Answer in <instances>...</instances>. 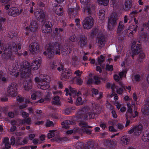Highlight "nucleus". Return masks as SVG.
<instances>
[{
  "mask_svg": "<svg viewBox=\"0 0 149 149\" xmlns=\"http://www.w3.org/2000/svg\"><path fill=\"white\" fill-rule=\"evenodd\" d=\"M29 63L26 61L22 62L16 61L12 65L13 69L12 73L15 77H17L19 74L23 78L29 77L31 75Z\"/></svg>",
  "mask_w": 149,
  "mask_h": 149,
  "instance_id": "1",
  "label": "nucleus"
},
{
  "mask_svg": "<svg viewBox=\"0 0 149 149\" xmlns=\"http://www.w3.org/2000/svg\"><path fill=\"white\" fill-rule=\"evenodd\" d=\"M71 51V47L70 46L64 47L61 44L58 43H55L51 47H49L44 52L43 54L47 57L50 58L54 54L60 55L61 53L63 55L69 54Z\"/></svg>",
  "mask_w": 149,
  "mask_h": 149,
  "instance_id": "2",
  "label": "nucleus"
},
{
  "mask_svg": "<svg viewBox=\"0 0 149 149\" xmlns=\"http://www.w3.org/2000/svg\"><path fill=\"white\" fill-rule=\"evenodd\" d=\"M21 46L20 44L17 45L14 42L11 44L8 47L6 46L3 47L0 51V54H2V56L3 58L8 59L11 58V53L14 52H17L18 49H21Z\"/></svg>",
  "mask_w": 149,
  "mask_h": 149,
  "instance_id": "3",
  "label": "nucleus"
},
{
  "mask_svg": "<svg viewBox=\"0 0 149 149\" xmlns=\"http://www.w3.org/2000/svg\"><path fill=\"white\" fill-rule=\"evenodd\" d=\"M49 78L48 75L45 74L41 75L40 78L37 77H36L35 81L36 82L38 83V87L44 90L50 87V85L47 80Z\"/></svg>",
  "mask_w": 149,
  "mask_h": 149,
  "instance_id": "4",
  "label": "nucleus"
},
{
  "mask_svg": "<svg viewBox=\"0 0 149 149\" xmlns=\"http://www.w3.org/2000/svg\"><path fill=\"white\" fill-rule=\"evenodd\" d=\"M90 108L88 106H85L82 108L79 111V113L81 115V118L85 120H87L89 118L94 117L95 114L94 112L91 111Z\"/></svg>",
  "mask_w": 149,
  "mask_h": 149,
  "instance_id": "5",
  "label": "nucleus"
},
{
  "mask_svg": "<svg viewBox=\"0 0 149 149\" xmlns=\"http://www.w3.org/2000/svg\"><path fill=\"white\" fill-rule=\"evenodd\" d=\"M118 19V17L117 13L113 12L110 15L108 19V28L110 30L113 29L117 24V21Z\"/></svg>",
  "mask_w": 149,
  "mask_h": 149,
  "instance_id": "6",
  "label": "nucleus"
},
{
  "mask_svg": "<svg viewBox=\"0 0 149 149\" xmlns=\"http://www.w3.org/2000/svg\"><path fill=\"white\" fill-rule=\"evenodd\" d=\"M90 0H80L81 7L84 12L90 14L95 11L93 5L89 3Z\"/></svg>",
  "mask_w": 149,
  "mask_h": 149,
  "instance_id": "7",
  "label": "nucleus"
},
{
  "mask_svg": "<svg viewBox=\"0 0 149 149\" xmlns=\"http://www.w3.org/2000/svg\"><path fill=\"white\" fill-rule=\"evenodd\" d=\"M127 105V109L126 114V119L127 120L129 118H135L138 114L137 111L135 110H134V111H132V108L131 107V104L130 103H128Z\"/></svg>",
  "mask_w": 149,
  "mask_h": 149,
  "instance_id": "8",
  "label": "nucleus"
},
{
  "mask_svg": "<svg viewBox=\"0 0 149 149\" xmlns=\"http://www.w3.org/2000/svg\"><path fill=\"white\" fill-rule=\"evenodd\" d=\"M93 24V18L90 16L86 17L83 22L84 27L86 29H89L91 28Z\"/></svg>",
  "mask_w": 149,
  "mask_h": 149,
  "instance_id": "9",
  "label": "nucleus"
},
{
  "mask_svg": "<svg viewBox=\"0 0 149 149\" xmlns=\"http://www.w3.org/2000/svg\"><path fill=\"white\" fill-rule=\"evenodd\" d=\"M63 66L61 61L58 60L52 62L50 65V68L51 70H54L57 67V70L59 72L63 70Z\"/></svg>",
  "mask_w": 149,
  "mask_h": 149,
  "instance_id": "10",
  "label": "nucleus"
},
{
  "mask_svg": "<svg viewBox=\"0 0 149 149\" xmlns=\"http://www.w3.org/2000/svg\"><path fill=\"white\" fill-rule=\"evenodd\" d=\"M17 85L15 83L11 84L7 88L8 94L11 97L15 96L17 94Z\"/></svg>",
  "mask_w": 149,
  "mask_h": 149,
  "instance_id": "11",
  "label": "nucleus"
},
{
  "mask_svg": "<svg viewBox=\"0 0 149 149\" xmlns=\"http://www.w3.org/2000/svg\"><path fill=\"white\" fill-rule=\"evenodd\" d=\"M142 129V125H139L132 128L129 131V133L131 134L134 132L135 135L139 136L141 133Z\"/></svg>",
  "mask_w": 149,
  "mask_h": 149,
  "instance_id": "12",
  "label": "nucleus"
},
{
  "mask_svg": "<svg viewBox=\"0 0 149 149\" xmlns=\"http://www.w3.org/2000/svg\"><path fill=\"white\" fill-rule=\"evenodd\" d=\"M139 43V42H134L132 44L131 50L132 53L135 55L140 52L141 47Z\"/></svg>",
  "mask_w": 149,
  "mask_h": 149,
  "instance_id": "13",
  "label": "nucleus"
},
{
  "mask_svg": "<svg viewBox=\"0 0 149 149\" xmlns=\"http://www.w3.org/2000/svg\"><path fill=\"white\" fill-rule=\"evenodd\" d=\"M34 15L37 19L41 21L45 19V15L44 12L40 9L36 10L34 12Z\"/></svg>",
  "mask_w": 149,
  "mask_h": 149,
  "instance_id": "14",
  "label": "nucleus"
},
{
  "mask_svg": "<svg viewBox=\"0 0 149 149\" xmlns=\"http://www.w3.org/2000/svg\"><path fill=\"white\" fill-rule=\"evenodd\" d=\"M69 88H66L65 89L66 95H68L69 94L70 96L74 97L76 95L77 96H78L81 94L80 92H79L77 93V91L75 89L71 88L70 86L69 87Z\"/></svg>",
  "mask_w": 149,
  "mask_h": 149,
  "instance_id": "15",
  "label": "nucleus"
},
{
  "mask_svg": "<svg viewBox=\"0 0 149 149\" xmlns=\"http://www.w3.org/2000/svg\"><path fill=\"white\" fill-rule=\"evenodd\" d=\"M52 25L50 22H46L43 25L42 27V31L43 33H49L51 31V28Z\"/></svg>",
  "mask_w": 149,
  "mask_h": 149,
  "instance_id": "16",
  "label": "nucleus"
},
{
  "mask_svg": "<svg viewBox=\"0 0 149 149\" xmlns=\"http://www.w3.org/2000/svg\"><path fill=\"white\" fill-rule=\"evenodd\" d=\"M39 47V45L37 42L32 43L30 45V52L32 54H35L38 50Z\"/></svg>",
  "mask_w": 149,
  "mask_h": 149,
  "instance_id": "17",
  "label": "nucleus"
},
{
  "mask_svg": "<svg viewBox=\"0 0 149 149\" xmlns=\"http://www.w3.org/2000/svg\"><path fill=\"white\" fill-rule=\"evenodd\" d=\"M41 61L40 59L36 58L33 61L31 64L32 69L34 70H38L40 67Z\"/></svg>",
  "mask_w": 149,
  "mask_h": 149,
  "instance_id": "18",
  "label": "nucleus"
},
{
  "mask_svg": "<svg viewBox=\"0 0 149 149\" xmlns=\"http://www.w3.org/2000/svg\"><path fill=\"white\" fill-rule=\"evenodd\" d=\"M21 11L19 12L17 8L16 7H12L10 8L8 12V14L13 17H15L21 13Z\"/></svg>",
  "mask_w": 149,
  "mask_h": 149,
  "instance_id": "19",
  "label": "nucleus"
},
{
  "mask_svg": "<svg viewBox=\"0 0 149 149\" xmlns=\"http://www.w3.org/2000/svg\"><path fill=\"white\" fill-rule=\"evenodd\" d=\"M62 71L61 78L62 80L66 81L67 79H69L70 78L71 74L70 71L65 69L64 67L63 70Z\"/></svg>",
  "mask_w": 149,
  "mask_h": 149,
  "instance_id": "20",
  "label": "nucleus"
},
{
  "mask_svg": "<svg viewBox=\"0 0 149 149\" xmlns=\"http://www.w3.org/2000/svg\"><path fill=\"white\" fill-rule=\"evenodd\" d=\"M38 28V25L37 22L34 20H32L30 23L29 27H26V29H29L30 31L34 32L37 30Z\"/></svg>",
  "mask_w": 149,
  "mask_h": 149,
  "instance_id": "21",
  "label": "nucleus"
},
{
  "mask_svg": "<svg viewBox=\"0 0 149 149\" xmlns=\"http://www.w3.org/2000/svg\"><path fill=\"white\" fill-rule=\"evenodd\" d=\"M78 44L81 47H84L86 45L87 38L85 36L81 35L79 37Z\"/></svg>",
  "mask_w": 149,
  "mask_h": 149,
  "instance_id": "22",
  "label": "nucleus"
},
{
  "mask_svg": "<svg viewBox=\"0 0 149 149\" xmlns=\"http://www.w3.org/2000/svg\"><path fill=\"white\" fill-rule=\"evenodd\" d=\"M97 42L99 47H102L105 42V38L102 35L98 34L97 35Z\"/></svg>",
  "mask_w": 149,
  "mask_h": 149,
  "instance_id": "23",
  "label": "nucleus"
},
{
  "mask_svg": "<svg viewBox=\"0 0 149 149\" xmlns=\"http://www.w3.org/2000/svg\"><path fill=\"white\" fill-rule=\"evenodd\" d=\"M32 83L31 79L24 81L23 84L24 88L25 90H29L31 89Z\"/></svg>",
  "mask_w": 149,
  "mask_h": 149,
  "instance_id": "24",
  "label": "nucleus"
},
{
  "mask_svg": "<svg viewBox=\"0 0 149 149\" xmlns=\"http://www.w3.org/2000/svg\"><path fill=\"white\" fill-rule=\"evenodd\" d=\"M55 13L59 16H62L63 13V7L60 5H57L54 9Z\"/></svg>",
  "mask_w": 149,
  "mask_h": 149,
  "instance_id": "25",
  "label": "nucleus"
},
{
  "mask_svg": "<svg viewBox=\"0 0 149 149\" xmlns=\"http://www.w3.org/2000/svg\"><path fill=\"white\" fill-rule=\"evenodd\" d=\"M68 12L69 17L70 18H73L77 15L76 10L73 8H69Z\"/></svg>",
  "mask_w": 149,
  "mask_h": 149,
  "instance_id": "26",
  "label": "nucleus"
},
{
  "mask_svg": "<svg viewBox=\"0 0 149 149\" xmlns=\"http://www.w3.org/2000/svg\"><path fill=\"white\" fill-rule=\"evenodd\" d=\"M72 65L74 66L78 67L79 65V62L78 60V57L76 56H74L72 57L71 61Z\"/></svg>",
  "mask_w": 149,
  "mask_h": 149,
  "instance_id": "27",
  "label": "nucleus"
},
{
  "mask_svg": "<svg viewBox=\"0 0 149 149\" xmlns=\"http://www.w3.org/2000/svg\"><path fill=\"white\" fill-rule=\"evenodd\" d=\"M129 141V139L126 136H123L121 139L120 143L123 146L127 145Z\"/></svg>",
  "mask_w": 149,
  "mask_h": 149,
  "instance_id": "28",
  "label": "nucleus"
},
{
  "mask_svg": "<svg viewBox=\"0 0 149 149\" xmlns=\"http://www.w3.org/2000/svg\"><path fill=\"white\" fill-rule=\"evenodd\" d=\"M137 27L138 26L136 25H132L129 27L128 30L131 31L129 33V36L130 37H132L134 33L136 32Z\"/></svg>",
  "mask_w": 149,
  "mask_h": 149,
  "instance_id": "29",
  "label": "nucleus"
},
{
  "mask_svg": "<svg viewBox=\"0 0 149 149\" xmlns=\"http://www.w3.org/2000/svg\"><path fill=\"white\" fill-rule=\"evenodd\" d=\"M132 6V1L131 0H126L125 1V5L123 8L125 10H127L131 8Z\"/></svg>",
  "mask_w": 149,
  "mask_h": 149,
  "instance_id": "30",
  "label": "nucleus"
},
{
  "mask_svg": "<svg viewBox=\"0 0 149 149\" xmlns=\"http://www.w3.org/2000/svg\"><path fill=\"white\" fill-rule=\"evenodd\" d=\"M141 111L144 114H149V104L144 105Z\"/></svg>",
  "mask_w": 149,
  "mask_h": 149,
  "instance_id": "31",
  "label": "nucleus"
},
{
  "mask_svg": "<svg viewBox=\"0 0 149 149\" xmlns=\"http://www.w3.org/2000/svg\"><path fill=\"white\" fill-rule=\"evenodd\" d=\"M105 12L104 10L101 9L99 12V17L100 20H102L105 18Z\"/></svg>",
  "mask_w": 149,
  "mask_h": 149,
  "instance_id": "32",
  "label": "nucleus"
},
{
  "mask_svg": "<svg viewBox=\"0 0 149 149\" xmlns=\"http://www.w3.org/2000/svg\"><path fill=\"white\" fill-rule=\"evenodd\" d=\"M73 122L72 121L69 120H66L64 122L61 123V125L63 126V127L65 129L69 128L68 125L70 124H72Z\"/></svg>",
  "mask_w": 149,
  "mask_h": 149,
  "instance_id": "33",
  "label": "nucleus"
},
{
  "mask_svg": "<svg viewBox=\"0 0 149 149\" xmlns=\"http://www.w3.org/2000/svg\"><path fill=\"white\" fill-rule=\"evenodd\" d=\"M125 28V26L123 22H120L119 23L117 29V33H120Z\"/></svg>",
  "mask_w": 149,
  "mask_h": 149,
  "instance_id": "34",
  "label": "nucleus"
},
{
  "mask_svg": "<svg viewBox=\"0 0 149 149\" xmlns=\"http://www.w3.org/2000/svg\"><path fill=\"white\" fill-rule=\"evenodd\" d=\"M104 144L107 146L111 147L115 144V142L113 140L107 139L104 141Z\"/></svg>",
  "mask_w": 149,
  "mask_h": 149,
  "instance_id": "35",
  "label": "nucleus"
},
{
  "mask_svg": "<svg viewBox=\"0 0 149 149\" xmlns=\"http://www.w3.org/2000/svg\"><path fill=\"white\" fill-rule=\"evenodd\" d=\"M60 97L58 96H56L53 98V100L52 101V103L57 105H59L60 102Z\"/></svg>",
  "mask_w": 149,
  "mask_h": 149,
  "instance_id": "36",
  "label": "nucleus"
},
{
  "mask_svg": "<svg viewBox=\"0 0 149 149\" xmlns=\"http://www.w3.org/2000/svg\"><path fill=\"white\" fill-rule=\"evenodd\" d=\"M36 112L37 114L38 118L37 119L40 120L43 118V114L42 111L40 110L37 109Z\"/></svg>",
  "mask_w": 149,
  "mask_h": 149,
  "instance_id": "37",
  "label": "nucleus"
},
{
  "mask_svg": "<svg viewBox=\"0 0 149 149\" xmlns=\"http://www.w3.org/2000/svg\"><path fill=\"white\" fill-rule=\"evenodd\" d=\"M99 31L98 29L97 28L93 29L91 31L90 35L92 37H93L97 34H98Z\"/></svg>",
  "mask_w": 149,
  "mask_h": 149,
  "instance_id": "38",
  "label": "nucleus"
},
{
  "mask_svg": "<svg viewBox=\"0 0 149 149\" xmlns=\"http://www.w3.org/2000/svg\"><path fill=\"white\" fill-rule=\"evenodd\" d=\"M98 4L103 5L104 6H107L108 4L109 0H97Z\"/></svg>",
  "mask_w": 149,
  "mask_h": 149,
  "instance_id": "39",
  "label": "nucleus"
},
{
  "mask_svg": "<svg viewBox=\"0 0 149 149\" xmlns=\"http://www.w3.org/2000/svg\"><path fill=\"white\" fill-rule=\"evenodd\" d=\"M142 140L144 141H149V133L147 132L144 133L143 135L142 138Z\"/></svg>",
  "mask_w": 149,
  "mask_h": 149,
  "instance_id": "40",
  "label": "nucleus"
},
{
  "mask_svg": "<svg viewBox=\"0 0 149 149\" xmlns=\"http://www.w3.org/2000/svg\"><path fill=\"white\" fill-rule=\"evenodd\" d=\"M28 142V139L27 137H26L24 138L23 140L20 142L19 143H18L17 142H16V145H24L27 144Z\"/></svg>",
  "mask_w": 149,
  "mask_h": 149,
  "instance_id": "41",
  "label": "nucleus"
},
{
  "mask_svg": "<svg viewBox=\"0 0 149 149\" xmlns=\"http://www.w3.org/2000/svg\"><path fill=\"white\" fill-rule=\"evenodd\" d=\"M46 127H53L54 126V123L53 122L47 120L46 122Z\"/></svg>",
  "mask_w": 149,
  "mask_h": 149,
  "instance_id": "42",
  "label": "nucleus"
},
{
  "mask_svg": "<svg viewBox=\"0 0 149 149\" xmlns=\"http://www.w3.org/2000/svg\"><path fill=\"white\" fill-rule=\"evenodd\" d=\"M94 83L96 84H98L100 83V78L97 76H95L94 77Z\"/></svg>",
  "mask_w": 149,
  "mask_h": 149,
  "instance_id": "43",
  "label": "nucleus"
},
{
  "mask_svg": "<svg viewBox=\"0 0 149 149\" xmlns=\"http://www.w3.org/2000/svg\"><path fill=\"white\" fill-rule=\"evenodd\" d=\"M5 19L4 18L2 17L0 18V31H2L3 29V28L2 26L3 23L5 21Z\"/></svg>",
  "mask_w": 149,
  "mask_h": 149,
  "instance_id": "44",
  "label": "nucleus"
},
{
  "mask_svg": "<svg viewBox=\"0 0 149 149\" xmlns=\"http://www.w3.org/2000/svg\"><path fill=\"white\" fill-rule=\"evenodd\" d=\"M55 131L54 130H52L50 131L49 133L48 134L47 137L49 138H51L53 137L55 135L54 132Z\"/></svg>",
  "mask_w": 149,
  "mask_h": 149,
  "instance_id": "45",
  "label": "nucleus"
},
{
  "mask_svg": "<svg viewBox=\"0 0 149 149\" xmlns=\"http://www.w3.org/2000/svg\"><path fill=\"white\" fill-rule=\"evenodd\" d=\"M83 146V144L82 143H78L75 145L76 148L77 149H81Z\"/></svg>",
  "mask_w": 149,
  "mask_h": 149,
  "instance_id": "46",
  "label": "nucleus"
},
{
  "mask_svg": "<svg viewBox=\"0 0 149 149\" xmlns=\"http://www.w3.org/2000/svg\"><path fill=\"white\" fill-rule=\"evenodd\" d=\"M141 76L139 74H136L133 77V79L136 81H139L141 79Z\"/></svg>",
  "mask_w": 149,
  "mask_h": 149,
  "instance_id": "47",
  "label": "nucleus"
},
{
  "mask_svg": "<svg viewBox=\"0 0 149 149\" xmlns=\"http://www.w3.org/2000/svg\"><path fill=\"white\" fill-rule=\"evenodd\" d=\"M8 36L11 38L14 37L16 35L14 31H11L8 32Z\"/></svg>",
  "mask_w": 149,
  "mask_h": 149,
  "instance_id": "48",
  "label": "nucleus"
},
{
  "mask_svg": "<svg viewBox=\"0 0 149 149\" xmlns=\"http://www.w3.org/2000/svg\"><path fill=\"white\" fill-rule=\"evenodd\" d=\"M81 130L84 133H85L88 134H90L91 133V130H89L85 127L83 129H82Z\"/></svg>",
  "mask_w": 149,
  "mask_h": 149,
  "instance_id": "49",
  "label": "nucleus"
},
{
  "mask_svg": "<svg viewBox=\"0 0 149 149\" xmlns=\"http://www.w3.org/2000/svg\"><path fill=\"white\" fill-rule=\"evenodd\" d=\"M99 64H100L103 62L104 60V57L102 55L100 56V57H98L97 59Z\"/></svg>",
  "mask_w": 149,
  "mask_h": 149,
  "instance_id": "50",
  "label": "nucleus"
},
{
  "mask_svg": "<svg viewBox=\"0 0 149 149\" xmlns=\"http://www.w3.org/2000/svg\"><path fill=\"white\" fill-rule=\"evenodd\" d=\"M82 72V71H80L79 70H77L75 71L74 74H75L77 76L80 77L81 76Z\"/></svg>",
  "mask_w": 149,
  "mask_h": 149,
  "instance_id": "51",
  "label": "nucleus"
},
{
  "mask_svg": "<svg viewBox=\"0 0 149 149\" xmlns=\"http://www.w3.org/2000/svg\"><path fill=\"white\" fill-rule=\"evenodd\" d=\"M19 121H20L19 119H17L16 120H12L11 122V123L13 125H19Z\"/></svg>",
  "mask_w": 149,
  "mask_h": 149,
  "instance_id": "52",
  "label": "nucleus"
},
{
  "mask_svg": "<svg viewBox=\"0 0 149 149\" xmlns=\"http://www.w3.org/2000/svg\"><path fill=\"white\" fill-rule=\"evenodd\" d=\"M70 40L72 42H74L76 40V36L74 34H72L69 38Z\"/></svg>",
  "mask_w": 149,
  "mask_h": 149,
  "instance_id": "53",
  "label": "nucleus"
},
{
  "mask_svg": "<svg viewBox=\"0 0 149 149\" xmlns=\"http://www.w3.org/2000/svg\"><path fill=\"white\" fill-rule=\"evenodd\" d=\"M92 95L94 96V95H96L98 94V90L97 89H95V88H93L92 89Z\"/></svg>",
  "mask_w": 149,
  "mask_h": 149,
  "instance_id": "54",
  "label": "nucleus"
},
{
  "mask_svg": "<svg viewBox=\"0 0 149 149\" xmlns=\"http://www.w3.org/2000/svg\"><path fill=\"white\" fill-rule=\"evenodd\" d=\"M139 13V12L135 10L132 11L130 14V17H134Z\"/></svg>",
  "mask_w": 149,
  "mask_h": 149,
  "instance_id": "55",
  "label": "nucleus"
},
{
  "mask_svg": "<svg viewBox=\"0 0 149 149\" xmlns=\"http://www.w3.org/2000/svg\"><path fill=\"white\" fill-rule=\"evenodd\" d=\"M81 97H78L77 99V103L76 104L77 105H79L82 104L81 102Z\"/></svg>",
  "mask_w": 149,
  "mask_h": 149,
  "instance_id": "56",
  "label": "nucleus"
},
{
  "mask_svg": "<svg viewBox=\"0 0 149 149\" xmlns=\"http://www.w3.org/2000/svg\"><path fill=\"white\" fill-rule=\"evenodd\" d=\"M63 112L65 114L68 115L70 113V109L69 108H66L63 111Z\"/></svg>",
  "mask_w": 149,
  "mask_h": 149,
  "instance_id": "57",
  "label": "nucleus"
},
{
  "mask_svg": "<svg viewBox=\"0 0 149 149\" xmlns=\"http://www.w3.org/2000/svg\"><path fill=\"white\" fill-rule=\"evenodd\" d=\"M2 143L4 144L9 143V139L7 137L4 138L3 139Z\"/></svg>",
  "mask_w": 149,
  "mask_h": 149,
  "instance_id": "58",
  "label": "nucleus"
},
{
  "mask_svg": "<svg viewBox=\"0 0 149 149\" xmlns=\"http://www.w3.org/2000/svg\"><path fill=\"white\" fill-rule=\"evenodd\" d=\"M33 142L35 144H39L42 143V142L40 141L39 140H38L37 139H34L33 140Z\"/></svg>",
  "mask_w": 149,
  "mask_h": 149,
  "instance_id": "59",
  "label": "nucleus"
},
{
  "mask_svg": "<svg viewBox=\"0 0 149 149\" xmlns=\"http://www.w3.org/2000/svg\"><path fill=\"white\" fill-rule=\"evenodd\" d=\"M63 30L61 28H56L55 29V31L56 33L58 34H59L60 33V32H62Z\"/></svg>",
  "mask_w": 149,
  "mask_h": 149,
  "instance_id": "60",
  "label": "nucleus"
},
{
  "mask_svg": "<svg viewBox=\"0 0 149 149\" xmlns=\"http://www.w3.org/2000/svg\"><path fill=\"white\" fill-rule=\"evenodd\" d=\"M87 123L84 122V121H81L79 123V125L82 127H85L86 126Z\"/></svg>",
  "mask_w": 149,
  "mask_h": 149,
  "instance_id": "61",
  "label": "nucleus"
},
{
  "mask_svg": "<svg viewBox=\"0 0 149 149\" xmlns=\"http://www.w3.org/2000/svg\"><path fill=\"white\" fill-rule=\"evenodd\" d=\"M17 100L19 102H22L23 101L24 99L23 97L20 96H18L17 97Z\"/></svg>",
  "mask_w": 149,
  "mask_h": 149,
  "instance_id": "62",
  "label": "nucleus"
},
{
  "mask_svg": "<svg viewBox=\"0 0 149 149\" xmlns=\"http://www.w3.org/2000/svg\"><path fill=\"white\" fill-rule=\"evenodd\" d=\"M76 82L78 84L81 85L82 84V81L80 77H78L77 79Z\"/></svg>",
  "mask_w": 149,
  "mask_h": 149,
  "instance_id": "63",
  "label": "nucleus"
},
{
  "mask_svg": "<svg viewBox=\"0 0 149 149\" xmlns=\"http://www.w3.org/2000/svg\"><path fill=\"white\" fill-rule=\"evenodd\" d=\"M10 147V145L9 143L5 144V146L3 149H8Z\"/></svg>",
  "mask_w": 149,
  "mask_h": 149,
  "instance_id": "64",
  "label": "nucleus"
}]
</instances>
